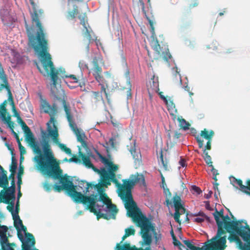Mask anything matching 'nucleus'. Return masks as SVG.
Segmentation results:
<instances>
[{
  "mask_svg": "<svg viewBox=\"0 0 250 250\" xmlns=\"http://www.w3.org/2000/svg\"><path fill=\"white\" fill-rule=\"evenodd\" d=\"M159 95L160 96V97L161 98V99L162 100H163L164 101V102L166 101L167 98L169 97H167V96H165L164 95H163V92H160L159 93Z\"/></svg>",
  "mask_w": 250,
  "mask_h": 250,
  "instance_id": "60",
  "label": "nucleus"
},
{
  "mask_svg": "<svg viewBox=\"0 0 250 250\" xmlns=\"http://www.w3.org/2000/svg\"><path fill=\"white\" fill-rule=\"evenodd\" d=\"M204 219V221H206L208 223H213L212 219L210 217H209L207 215H206V216L205 217V218Z\"/></svg>",
  "mask_w": 250,
  "mask_h": 250,
  "instance_id": "59",
  "label": "nucleus"
},
{
  "mask_svg": "<svg viewBox=\"0 0 250 250\" xmlns=\"http://www.w3.org/2000/svg\"><path fill=\"white\" fill-rule=\"evenodd\" d=\"M99 196V200L97 198L98 194L93 193L90 196H86L94 198L95 203L92 208L95 211L90 212L96 215L98 220L100 218L106 220L111 218L115 219L118 211L116 206L112 203L111 200L104 192L101 193Z\"/></svg>",
  "mask_w": 250,
  "mask_h": 250,
  "instance_id": "4",
  "label": "nucleus"
},
{
  "mask_svg": "<svg viewBox=\"0 0 250 250\" xmlns=\"http://www.w3.org/2000/svg\"><path fill=\"white\" fill-rule=\"evenodd\" d=\"M1 197H2L3 203L10 205L9 206H8L7 207V208L9 211L11 212L13 216L15 199L13 200V199L11 198H6L5 197H4V195H2Z\"/></svg>",
  "mask_w": 250,
  "mask_h": 250,
  "instance_id": "29",
  "label": "nucleus"
},
{
  "mask_svg": "<svg viewBox=\"0 0 250 250\" xmlns=\"http://www.w3.org/2000/svg\"><path fill=\"white\" fill-rule=\"evenodd\" d=\"M25 236L26 237V243H31L30 246H34L35 244V240L34 236L31 233L29 232L25 233Z\"/></svg>",
  "mask_w": 250,
  "mask_h": 250,
  "instance_id": "37",
  "label": "nucleus"
},
{
  "mask_svg": "<svg viewBox=\"0 0 250 250\" xmlns=\"http://www.w3.org/2000/svg\"><path fill=\"white\" fill-rule=\"evenodd\" d=\"M110 185H107L105 183H104L103 181V179H101V183H98V184H94V183H93V186H91V189L92 188H94V189H97V190L98 191V194L99 195L101 193H104V188L103 187L104 186H109Z\"/></svg>",
  "mask_w": 250,
  "mask_h": 250,
  "instance_id": "30",
  "label": "nucleus"
},
{
  "mask_svg": "<svg viewBox=\"0 0 250 250\" xmlns=\"http://www.w3.org/2000/svg\"><path fill=\"white\" fill-rule=\"evenodd\" d=\"M239 236L238 235L230 233L228 240L231 243L235 242L237 247L240 250H250V236L247 238L246 240H243L245 243H243L241 240L236 236Z\"/></svg>",
  "mask_w": 250,
  "mask_h": 250,
  "instance_id": "16",
  "label": "nucleus"
},
{
  "mask_svg": "<svg viewBox=\"0 0 250 250\" xmlns=\"http://www.w3.org/2000/svg\"><path fill=\"white\" fill-rule=\"evenodd\" d=\"M43 188L46 191L49 192L52 190V186L51 184L45 183L43 185Z\"/></svg>",
  "mask_w": 250,
  "mask_h": 250,
  "instance_id": "52",
  "label": "nucleus"
},
{
  "mask_svg": "<svg viewBox=\"0 0 250 250\" xmlns=\"http://www.w3.org/2000/svg\"><path fill=\"white\" fill-rule=\"evenodd\" d=\"M133 2H136L137 3H139L140 4V6H141V8L142 10V12H143L144 14L145 15L147 20L148 21V23L150 26V27L151 28V30L152 31H154V27L153 26L154 24V18L153 16H152L151 17H148L146 15V11L145 10V3L143 0H132Z\"/></svg>",
  "mask_w": 250,
  "mask_h": 250,
  "instance_id": "24",
  "label": "nucleus"
},
{
  "mask_svg": "<svg viewBox=\"0 0 250 250\" xmlns=\"http://www.w3.org/2000/svg\"><path fill=\"white\" fill-rule=\"evenodd\" d=\"M18 122L19 124L21 125V127H22V129L23 130H25V129L27 128V127H29L26 123L22 120L20 116L17 117Z\"/></svg>",
  "mask_w": 250,
  "mask_h": 250,
  "instance_id": "45",
  "label": "nucleus"
},
{
  "mask_svg": "<svg viewBox=\"0 0 250 250\" xmlns=\"http://www.w3.org/2000/svg\"><path fill=\"white\" fill-rule=\"evenodd\" d=\"M194 221L198 223H202L204 221V219L202 217H197L194 219Z\"/></svg>",
  "mask_w": 250,
  "mask_h": 250,
  "instance_id": "63",
  "label": "nucleus"
},
{
  "mask_svg": "<svg viewBox=\"0 0 250 250\" xmlns=\"http://www.w3.org/2000/svg\"><path fill=\"white\" fill-rule=\"evenodd\" d=\"M229 179L230 181V183L233 186H235V185H236V181H237V179H236L234 177L231 176L229 177Z\"/></svg>",
  "mask_w": 250,
  "mask_h": 250,
  "instance_id": "58",
  "label": "nucleus"
},
{
  "mask_svg": "<svg viewBox=\"0 0 250 250\" xmlns=\"http://www.w3.org/2000/svg\"><path fill=\"white\" fill-rule=\"evenodd\" d=\"M167 136V146L170 148L173 147L181 139L184 138V135L180 132V129L168 130Z\"/></svg>",
  "mask_w": 250,
  "mask_h": 250,
  "instance_id": "15",
  "label": "nucleus"
},
{
  "mask_svg": "<svg viewBox=\"0 0 250 250\" xmlns=\"http://www.w3.org/2000/svg\"><path fill=\"white\" fill-rule=\"evenodd\" d=\"M6 101H5L3 103L1 104L0 110V115L2 120H5V117H6L7 110L5 107V104Z\"/></svg>",
  "mask_w": 250,
  "mask_h": 250,
  "instance_id": "36",
  "label": "nucleus"
},
{
  "mask_svg": "<svg viewBox=\"0 0 250 250\" xmlns=\"http://www.w3.org/2000/svg\"><path fill=\"white\" fill-rule=\"evenodd\" d=\"M214 131L210 130L209 132L206 129H204V130L201 131L200 133L201 136L207 140H212V137L214 135Z\"/></svg>",
  "mask_w": 250,
  "mask_h": 250,
  "instance_id": "32",
  "label": "nucleus"
},
{
  "mask_svg": "<svg viewBox=\"0 0 250 250\" xmlns=\"http://www.w3.org/2000/svg\"><path fill=\"white\" fill-rule=\"evenodd\" d=\"M41 109L45 113L49 115L50 119L47 123V131L48 134L52 137L53 142L59 145L60 147L67 154H71V150L64 144L59 142V133L57 125H55L56 119L55 116L57 113V107L56 104H54L51 105L45 100L41 99Z\"/></svg>",
  "mask_w": 250,
  "mask_h": 250,
  "instance_id": "6",
  "label": "nucleus"
},
{
  "mask_svg": "<svg viewBox=\"0 0 250 250\" xmlns=\"http://www.w3.org/2000/svg\"><path fill=\"white\" fill-rule=\"evenodd\" d=\"M166 104L167 110L172 117L173 121H175L177 118V110L175 107V105L171 97H169L164 102Z\"/></svg>",
  "mask_w": 250,
  "mask_h": 250,
  "instance_id": "19",
  "label": "nucleus"
},
{
  "mask_svg": "<svg viewBox=\"0 0 250 250\" xmlns=\"http://www.w3.org/2000/svg\"><path fill=\"white\" fill-rule=\"evenodd\" d=\"M203 157L204 160L205 161L207 165L209 167H212V166H213V165H212V162L211 161V158L210 156H209L208 155V152L207 151V150H206V149H203Z\"/></svg>",
  "mask_w": 250,
  "mask_h": 250,
  "instance_id": "34",
  "label": "nucleus"
},
{
  "mask_svg": "<svg viewBox=\"0 0 250 250\" xmlns=\"http://www.w3.org/2000/svg\"><path fill=\"white\" fill-rule=\"evenodd\" d=\"M208 140V142H207V144L205 146L204 149H206H206L210 150L211 148V142H212V140L208 139V140Z\"/></svg>",
  "mask_w": 250,
  "mask_h": 250,
  "instance_id": "57",
  "label": "nucleus"
},
{
  "mask_svg": "<svg viewBox=\"0 0 250 250\" xmlns=\"http://www.w3.org/2000/svg\"><path fill=\"white\" fill-rule=\"evenodd\" d=\"M25 134V140L28 143L29 146L32 148L34 153L37 154L34 158L37 163V166H40V162H45V155L47 154L52 157H54L53 152L52 151L49 142L46 139H43L41 142L42 146L43 153L39 146V144L36 141L34 135L29 127L23 130Z\"/></svg>",
  "mask_w": 250,
  "mask_h": 250,
  "instance_id": "7",
  "label": "nucleus"
},
{
  "mask_svg": "<svg viewBox=\"0 0 250 250\" xmlns=\"http://www.w3.org/2000/svg\"><path fill=\"white\" fill-rule=\"evenodd\" d=\"M130 152L131 154H132L133 159L135 160H139V156H140V154L139 153L137 152L135 148H132L130 150Z\"/></svg>",
  "mask_w": 250,
  "mask_h": 250,
  "instance_id": "46",
  "label": "nucleus"
},
{
  "mask_svg": "<svg viewBox=\"0 0 250 250\" xmlns=\"http://www.w3.org/2000/svg\"><path fill=\"white\" fill-rule=\"evenodd\" d=\"M197 0H188V5L190 8H193L198 5Z\"/></svg>",
  "mask_w": 250,
  "mask_h": 250,
  "instance_id": "50",
  "label": "nucleus"
},
{
  "mask_svg": "<svg viewBox=\"0 0 250 250\" xmlns=\"http://www.w3.org/2000/svg\"><path fill=\"white\" fill-rule=\"evenodd\" d=\"M162 181L163 188L166 197V205L167 207L170 206L174 208L175 212L174 218L175 221L179 223L180 222V215L185 213L186 212V209L184 207L185 205L182 203L180 196L178 195L177 193H175L173 197H171V193L169 189L165 188V186H166V184L165 181V178L163 175H162Z\"/></svg>",
  "mask_w": 250,
  "mask_h": 250,
  "instance_id": "9",
  "label": "nucleus"
},
{
  "mask_svg": "<svg viewBox=\"0 0 250 250\" xmlns=\"http://www.w3.org/2000/svg\"><path fill=\"white\" fill-rule=\"evenodd\" d=\"M1 230H0V242L2 250H6L5 247H9L10 244L8 243V239L6 235V232L8 228L5 226L0 227Z\"/></svg>",
  "mask_w": 250,
  "mask_h": 250,
  "instance_id": "21",
  "label": "nucleus"
},
{
  "mask_svg": "<svg viewBox=\"0 0 250 250\" xmlns=\"http://www.w3.org/2000/svg\"><path fill=\"white\" fill-rule=\"evenodd\" d=\"M24 173V167L21 165H20L19 171L18 173V177H22V175Z\"/></svg>",
  "mask_w": 250,
  "mask_h": 250,
  "instance_id": "54",
  "label": "nucleus"
},
{
  "mask_svg": "<svg viewBox=\"0 0 250 250\" xmlns=\"http://www.w3.org/2000/svg\"><path fill=\"white\" fill-rule=\"evenodd\" d=\"M190 190L194 195H200L202 193L201 189L196 185H192L190 187Z\"/></svg>",
  "mask_w": 250,
  "mask_h": 250,
  "instance_id": "38",
  "label": "nucleus"
},
{
  "mask_svg": "<svg viewBox=\"0 0 250 250\" xmlns=\"http://www.w3.org/2000/svg\"><path fill=\"white\" fill-rule=\"evenodd\" d=\"M212 184H213V188H214V189L215 190H217L218 194L219 195L220 194V191H219L218 188V186L219 185L218 183H217L216 182H214Z\"/></svg>",
  "mask_w": 250,
  "mask_h": 250,
  "instance_id": "62",
  "label": "nucleus"
},
{
  "mask_svg": "<svg viewBox=\"0 0 250 250\" xmlns=\"http://www.w3.org/2000/svg\"><path fill=\"white\" fill-rule=\"evenodd\" d=\"M101 161L104 165L108 167L109 170L107 171L104 168L101 170L94 169L95 171H97L101 176V178L103 179L104 183L107 185H111L110 181H112L118 186L119 190V196L125 202V205L134 203V200L131 193V189L137 183H139L141 185L144 187L146 186L145 177L143 174H139L137 173L135 175H132L131 180L125 179L123 180V184H120L116 178L115 172L118 170L119 167L117 165H115L109 159L100 155Z\"/></svg>",
  "mask_w": 250,
  "mask_h": 250,
  "instance_id": "3",
  "label": "nucleus"
},
{
  "mask_svg": "<svg viewBox=\"0 0 250 250\" xmlns=\"http://www.w3.org/2000/svg\"><path fill=\"white\" fill-rule=\"evenodd\" d=\"M62 102L63 108L65 113L66 119L69 123V125L70 126H72L73 125L75 124V123L73 121V117L71 112L70 104L68 102H66V101L64 99V98L62 100Z\"/></svg>",
  "mask_w": 250,
  "mask_h": 250,
  "instance_id": "18",
  "label": "nucleus"
},
{
  "mask_svg": "<svg viewBox=\"0 0 250 250\" xmlns=\"http://www.w3.org/2000/svg\"><path fill=\"white\" fill-rule=\"evenodd\" d=\"M17 178H18V189L20 190L21 189V185L22 184V178H21V176H20V177L17 176Z\"/></svg>",
  "mask_w": 250,
  "mask_h": 250,
  "instance_id": "61",
  "label": "nucleus"
},
{
  "mask_svg": "<svg viewBox=\"0 0 250 250\" xmlns=\"http://www.w3.org/2000/svg\"><path fill=\"white\" fill-rule=\"evenodd\" d=\"M78 13V7L76 5L73 6V9L72 11H69L67 15L68 19H74Z\"/></svg>",
  "mask_w": 250,
  "mask_h": 250,
  "instance_id": "35",
  "label": "nucleus"
},
{
  "mask_svg": "<svg viewBox=\"0 0 250 250\" xmlns=\"http://www.w3.org/2000/svg\"><path fill=\"white\" fill-rule=\"evenodd\" d=\"M125 208L127 210L128 216L132 218L134 222L141 228L142 237L144 240V243L149 246L151 243V236L149 234L150 229L154 230V227L151 226L148 219L144 216L135 202L132 204L125 205Z\"/></svg>",
  "mask_w": 250,
  "mask_h": 250,
  "instance_id": "5",
  "label": "nucleus"
},
{
  "mask_svg": "<svg viewBox=\"0 0 250 250\" xmlns=\"http://www.w3.org/2000/svg\"><path fill=\"white\" fill-rule=\"evenodd\" d=\"M178 122H179V126L180 128V130L181 129H183L184 130H186L188 129V122L182 117H178L176 118Z\"/></svg>",
  "mask_w": 250,
  "mask_h": 250,
  "instance_id": "33",
  "label": "nucleus"
},
{
  "mask_svg": "<svg viewBox=\"0 0 250 250\" xmlns=\"http://www.w3.org/2000/svg\"><path fill=\"white\" fill-rule=\"evenodd\" d=\"M247 186H244L242 184V181L240 179H237L236 185L239 186V189L247 195L250 196V180L246 182Z\"/></svg>",
  "mask_w": 250,
  "mask_h": 250,
  "instance_id": "28",
  "label": "nucleus"
},
{
  "mask_svg": "<svg viewBox=\"0 0 250 250\" xmlns=\"http://www.w3.org/2000/svg\"><path fill=\"white\" fill-rule=\"evenodd\" d=\"M69 162H74L76 163H80L81 159L76 155H73V157L68 160Z\"/></svg>",
  "mask_w": 250,
  "mask_h": 250,
  "instance_id": "49",
  "label": "nucleus"
},
{
  "mask_svg": "<svg viewBox=\"0 0 250 250\" xmlns=\"http://www.w3.org/2000/svg\"><path fill=\"white\" fill-rule=\"evenodd\" d=\"M215 211L212 213V215L214 216V219L216 221L217 226V231L216 235L212 238V240H217V239L221 238V235L224 234L225 231L223 229H221V225L223 224V222L220 218V216L221 217L224 216V209L222 208L218 211L216 207L214 208Z\"/></svg>",
  "mask_w": 250,
  "mask_h": 250,
  "instance_id": "14",
  "label": "nucleus"
},
{
  "mask_svg": "<svg viewBox=\"0 0 250 250\" xmlns=\"http://www.w3.org/2000/svg\"><path fill=\"white\" fill-rule=\"evenodd\" d=\"M18 122L19 124L21 125V127H22V129L23 130H25V129L27 128V127H29L26 123L22 120L20 116L17 117Z\"/></svg>",
  "mask_w": 250,
  "mask_h": 250,
  "instance_id": "44",
  "label": "nucleus"
},
{
  "mask_svg": "<svg viewBox=\"0 0 250 250\" xmlns=\"http://www.w3.org/2000/svg\"><path fill=\"white\" fill-rule=\"evenodd\" d=\"M13 219L14 220V227L18 231L17 234L18 237L21 241H22L23 239V236L22 234L20 232V228L21 226L23 225L22 222L21 220L20 219L19 215H17L15 216L13 215Z\"/></svg>",
  "mask_w": 250,
  "mask_h": 250,
  "instance_id": "27",
  "label": "nucleus"
},
{
  "mask_svg": "<svg viewBox=\"0 0 250 250\" xmlns=\"http://www.w3.org/2000/svg\"><path fill=\"white\" fill-rule=\"evenodd\" d=\"M115 250H151L150 246L144 249L142 248H138L135 245L131 246L129 243H125L123 246L118 244L116 246Z\"/></svg>",
  "mask_w": 250,
  "mask_h": 250,
  "instance_id": "23",
  "label": "nucleus"
},
{
  "mask_svg": "<svg viewBox=\"0 0 250 250\" xmlns=\"http://www.w3.org/2000/svg\"><path fill=\"white\" fill-rule=\"evenodd\" d=\"M45 162H40V166L38 167L39 169L43 174L54 179H59L62 186L55 185L53 187L55 191L60 192L62 190L66 191L75 202L87 205V209L90 211L94 212L93 208L94 205V198L87 197L76 190V186H74L72 181L62 176V170L61 169L59 163L55 157H52L47 154L45 155Z\"/></svg>",
  "mask_w": 250,
  "mask_h": 250,
  "instance_id": "2",
  "label": "nucleus"
},
{
  "mask_svg": "<svg viewBox=\"0 0 250 250\" xmlns=\"http://www.w3.org/2000/svg\"><path fill=\"white\" fill-rule=\"evenodd\" d=\"M11 187H8V185L6 187H3L6 188L5 190H2L1 192H3L2 195H4V197L6 198H11L13 199H15V179L11 180Z\"/></svg>",
  "mask_w": 250,
  "mask_h": 250,
  "instance_id": "20",
  "label": "nucleus"
},
{
  "mask_svg": "<svg viewBox=\"0 0 250 250\" xmlns=\"http://www.w3.org/2000/svg\"><path fill=\"white\" fill-rule=\"evenodd\" d=\"M226 235L217 240L208 239L202 248L196 246L192 240L188 239V250H224L227 247Z\"/></svg>",
  "mask_w": 250,
  "mask_h": 250,
  "instance_id": "10",
  "label": "nucleus"
},
{
  "mask_svg": "<svg viewBox=\"0 0 250 250\" xmlns=\"http://www.w3.org/2000/svg\"><path fill=\"white\" fill-rule=\"evenodd\" d=\"M125 233H126L128 236L130 235H134L135 233V230L133 227L129 228L126 229L125 230Z\"/></svg>",
  "mask_w": 250,
  "mask_h": 250,
  "instance_id": "47",
  "label": "nucleus"
},
{
  "mask_svg": "<svg viewBox=\"0 0 250 250\" xmlns=\"http://www.w3.org/2000/svg\"><path fill=\"white\" fill-rule=\"evenodd\" d=\"M173 243L175 246H178L180 250H183V248H185V247L181 244V243L177 239L175 236L173 237Z\"/></svg>",
  "mask_w": 250,
  "mask_h": 250,
  "instance_id": "42",
  "label": "nucleus"
},
{
  "mask_svg": "<svg viewBox=\"0 0 250 250\" xmlns=\"http://www.w3.org/2000/svg\"><path fill=\"white\" fill-rule=\"evenodd\" d=\"M0 187H6L9 185L8 178L7 176V171L4 169L0 165Z\"/></svg>",
  "mask_w": 250,
  "mask_h": 250,
  "instance_id": "26",
  "label": "nucleus"
},
{
  "mask_svg": "<svg viewBox=\"0 0 250 250\" xmlns=\"http://www.w3.org/2000/svg\"><path fill=\"white\" fill-rule=\"evenodd\" d=\"M205 204V208L209 211H211L213 210V208L211 207L210 205V202L209 201H205L204 202Z\"/></svg>",
  "mask_w": 250,
  "mask_h": 250,
  "instance_id": "56",
  "label": "nucleus"
},
{
  "mask_svg": "<svg viewBox=\"0 0 250 250\" xmlns=\"http://www.w3.org/2000/svg\"><path fill=\"white\" fill-rule=\"evenodd\" d=\"M32 25L29 26L25 23V28L28 37V45L32 48L35 53L41 57V61L44 68L42 71L36 63L37 67L44 76L50 75L53 85L56 87L58 79V72L54 67L51 57L48 52V42L41 23L36 10L31 14Z\"/></svg>",
  "mask_w": 250,
  "mask_h": 250,
  "instance_id": "1",
  "label": "nucleus"
},
{
  "mask_svg": "<svg viewBox=\"0 0 250 250\" xmlns=\"http://www.w3.org/2000/svg\"><path fill=\"white\" fill-rule=\"evenodd\" d=\"M0 79L3 82V83H1L0 84V87L2 88H5L6 89V90H7V91L8 92V94H9V98L8 99L11 102V104L12 105V111L14 113V116L17 118L18 116H19L20 115L16 109V107H15V104L14 103L13 97H12V95L10 91V86H9V83L8 82L7 77L6 75L5 74V72L4 71V69L2 67V64L0 62Z\"/></svg>",
  "mask_w": 250,
  "mask_h": 250,
  "instance_id": "12",
  "label": "nucleus"
},
{
  "mask_svg": "<svg viewBox=\"0 0 250 250\" xmlns=\"http://www.w3.org/2000/svg\"><path fill=\"white\" fill-rule=\"evenodd\" d=\"M93 186V182L88 183L84 180H81L78 183V190H82L84 196H86L89 192V189L91 188V186Z\"/></svg>",
  "mask_w": 250,
  "mask_h": 250,
  "instance_id": "22",
  "label": "nucleus"
},
{
  "mask_svg": "<svg viewBox=\"0 0 250 250\" xmlns=\"http://www.w3.org/2000/svg\"><path fill=\"white\" fill-rule=\"evenodd\" d=\"M159 159L160 160L162 164L164 167V168L165 170H167L168 168V161L166 159L165 160L164 159L163 154V151L161 150L160 152V156L159 157Z\"/></svg>",
  "mask_w": 250,
  "mask_h": 250,
  "instance_id": "40",
  "label": "nucleus"
},
{
  "mask_svg": "<svg viewBox=\"0 0 250 250\" xmlns=\"http://www.w3.org/2000/svg\"><path fill=\"white\" fill-rule=\"evenodd\" d=\"M79 155L81 157L83 164L87 167H93V165L91 163L90 159L88 156H86L81 151H79Z\"/></svg>",
  "mask_w": 250,
  "mask_h": 250,
  "instance_id": "31",
  "label": "nucleus"
},
{
  "mask_svg": "<svg viewBox=\"0 0 250 250\" xmlns=\"http://www.w3.org/2000/svg\"><path fill=\"white\" fill-rule=\"evenodd\" d=\"M65 77L67 78H70V79H72L73 80L72 82L74 83H77L78 82L79 79V77H77L74 75H66L65 76Z\"/></svg>",
  "mask_w": 250,
  "mask_h": 250,
  "instance_id": "48",
  "label": "nucleus"
},
{
  "mask_svg": "<svg viewBox=\"0 0 250 250\" xmlns=\"http://www.w3.org/2000/svg\"><path fill=\"white\" fill-rule=\"evenodd\" d=\"M79 19L80 20V23L83 26L84 29L83 30V35L84 39L88 41L90 43L93 40L92 38L91 33L93 32L92 30L89 27L86 26V22H87V16L86 13H83V15L79 16Z\"/></svg>",
  "mask_w": 250,
  "mask_h": 250,
  "instance_id": "17",
  "label": "nucleus"
},
{
  "mask_svg": "<svg viewBox=\"0 0 250 250\" xmlns=\"http://www.w3.org/2000/svg\"><path fill=\"white\" fill-rule=\"evenodd\" d=\"M190 125L188 123V134H191L194 136H196V130L193 128L190 127Z\"/></svg>",
  "mask_w": 250,
  "mask_h": 250,
  "instance_id": "55",
  "label": "nucleus"
},
{
  "mask_svg": "<svg viewBox=\"0 0 250 250\" xmlns=\"http://www.w3.org/2000/svg\"><path fill=\"white\" fill-rule=\"evenodd\" d=\"M31 246L28 244H23L22 246V250H30Z\"/></svg>",
  "mask_w": 250,
  "mask_h": 250,
  "instance_id": "64",
  "label": "nucleus"
},
{
  "mask_svg": "<svg viewBox=\"0 0 250 250\" xmlns=\"http://www.w3.org/2000/svg\"><path fill=\"white\" fill-rule=\"evenodd\" d=\"M127 87L126 89V97L127 99H130L132 97V94L131 93V85L130 82V78H128L127 80Z\"/></svg>",
  "mask_w": 250,
  "mask_h": 250,
  "instance_id": "39",
  "label": "nucleus"
},
{
  "mask_svg": "<svg viewBox=\"0 0 250 250\" xmlns=\"http://www.w3.org/2000/svg\"><path fill=\"white\" fill-rule=\"evenodd\" d=\"M93 65L92 74L95 80L101 86L102 91L107 96L106 88L108 87V83L102 75V68L99 65V63H104L103 57L101 55L99 54L93 58L92 62Z\"/></svg>",
  "mask_w": 250,
  "mask_h": 250,
  "instance_id": "11",
  "label": "nucleus"
},
{
  "mask_svg": "<svg viewBox=\"0 0 250 250\" xmlns=\"http://www.w3.org/2000/svg\"><path fill=\"white\" fill-rule=\"evenodd\" d=\"M11 117L10 116H7V117H5V120H2L3 121H5L8 125V127L11 129V131L14 128V123L12 121H11Z\"/></svg>",
  "mask_w": 250,
  "mask_h": 250,
  "instance_id": "43",
  "label": "nucleus"
},
{
  "mask_svg": "<svg viewBox=\"0 0 250 250\" xmlns=\"http://www.w3.org/2000/svg\"><path fill=\"white\" fill-rule=\"evenodd\" d=\"M18 146L20 151V154L21 155L25 154L26 152V149L25 147L22 146L21 143H19V145H18Z\"/></svg>",
  "mask_w": 250,
  "mask_h": 250,
  "instance_id": "53",
  "label": "nucleus"
},
{
  "mask_svg": "<svg viewBox=\"0 0 250 250\" xmlns=\"http://www.w3.org/2000/svg\"><path fill=\"white\" fill-rule=\"evenodd\" d=\"M222 218L221 220L223 223L221 225V229L224 228L227 232L238 235L243 240L245 241L247 240L248 237L250 236V228L249 226L241 225L236 218L231 220L228 215H224Z\"/></svg>",
  "mask_w": 250,
  "mask_h": 250,
  "instance_id": "8",
  "label": "nucleus"
},
{
  "mask_svg": "<svg viewBox=\"0 0 250 250\" xmlns=\"http://www.w3.org/2000/svg\"><path fill=\"white\" fill-rule=\"evenodd\" d=\"M211 167V171L212 172V174H213V179L215 181H217V178H216V176L217 175L219 174V173H218V170L216 169H215L213 167V166H212Z\"/></svg>",
  "mask_w": 250,
  "mask_h": 250,
  "instance_id": "51",
  "label": "nucleus"
},
{
  "mask_svg": "<svg viewBox=\"0 0 250 250\" xmlns=\"http://www.w3.org/2000/svg\"><path fill=\"white\" fill-rule=\"evenodd\" d=\"M17 168V163L15 158L14 156L12 157V162L10 165V171L16 173V170Z\"/></svg>",
  "mask_w": 250,
  "mask_h": 250,
  "instance_id": "41",
  "label": "nucleus"
},
{
  "mask_svg": "<svg viewBox=\"0 0 250 250\" xmlns=\"http://www.w3.org/2000/svg\"><path fill=\"white\" fill-rule=\"evenodd\" d=\"M70 127L76 134L78 141L81 143L83 146H87L86 142L84 140V138L85 137L84 134L81 133L79 128L77 127L76 124L73 125L72 126Z\"/></svg>",
  "mask_w": 250,
  "mask_h": 250,
  "instance_id": "25",
  "label": "nucleus"
},
{
  "mask_svg": "<svg viewBox=\"0 0 250 250\" xmlns=\"http://www.w3.org/2000/svg\"><path fill=\"white\" fill-rule=\"evenodd\" d=\"M153 49L157 54L155 59H159L162 58L165 61H168L172 58L168 48L166 46H165L164 48L163 47H161L157 40L154 41Z\"/></svg>",
  "mask_w": 250,
  "mask_h": 250,
  "instance_id": "13",
  "label": "nucleus"
}]
</instances>
